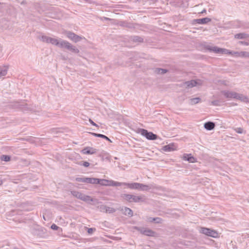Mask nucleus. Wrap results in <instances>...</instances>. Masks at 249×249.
Returning <instances> with one entry per match:
<instances>
[{
    "instance_id": "obj_1",
    "label": "nucleus",
    "mask_w": 249,
    "mask_h": 249,
    "mask_svg": "<svg viewBox=\"0 0 249 249\" xmlns=\"http://www.w3.org/2000/svg\"><path fill=\"white\" fill-rule=\"evenodd\" d=\"M231 25L233 29L240 28L241 29H247L249 28V23L238 20L234 21L231 23Z\"/></svg>"
},
{
    "instance_id": "obj_2",
    "label": "nucleus",
    "mask_w": 249,
    "mask_h": 249,
    "mask_svg": "<svg viewBox=\"0 0 249 249\" xmlns=\"http://www.w3.org/2000/svg\"><path fill=\"white\" fill-rule=\"evenodd\" d=\"M98 184L103 186H119L122 185V183L121 182L105 179H98Z\"/></svg>"
},
{
    "instance_id": "obj_3",
    "label": "nucleus",
    "mask_w": 249,
    "mask_h": 249,
    "mask_svg": "<svg viewBox=\"0 0 249 249\" xmlns=\"http://www.w3.org/2000/svg\"><path fill=\"white\" fill-rule=\"evenodd\" d=\"M200 232L213 238L219 237L218 233L216 231L206 228H201Z\"/></svg>"
},
{
    "instance_id": "obj_4",
    "label": "nucleus",
    "mask_w": 249,
    "mask_h": 249,
    "mask_svg": "<svg viewBox=\"0 0 249 249\" xmlns=\"http://www.w3.org/2000/svg\"><path fill=\"white\" fill-rule=\"evenodd\" d=\"M47 41L50 42L53 44H54L56 45H58L62 48H66L68 49H71V47L69 43L67 42L62 41L61 42H58L57 40L55 39L49 38L47 39Z\"/></svg>"
},
{
    "instance_id": "obj_5",
    "label": "nucleus",
    "mask_w": 249,
    "mask_h": 249,
    "mask_svg": "<svg viewBox=\"0 0 249 249\" xmlns=\"http://www.w3.org/2000/svg\"><path fill=\"white\" fill-rule=\"evenodd\" d=\"M140 132L142 136L145 137L148 140H154L157 138L156 135L153 134L152 132H148V131L145 129H141Z\"/></svg>"
},
{
    "instance_id": "obj_6",
    "label": "nucleus",
    "mask_w": 249,
    "mask_h": 249,
    "mask_svg": "<svg viewBox=\"0 0 249 249\" xmlns=\"http://www.w3.org/2000/svg\"><path fill=\"white\" fill-rule=\"evenodd\" d=\"M224 95L226 97H227V98H235V99H239L241 100H244L243 97L241 95H240L236 92H231V91L225 92L224 93Z\"/></svg>"
},
{
    "instance_id": "obj_7",
    "label": "nucleus",
    "mask_w": 249,
    "mask_h": 249,
    "mask_svg": "<svg viewBox=\"0 0 249 249\" xmlns=\"http://www.w3.org/2000/svg\"><path fill=\"white\" fill-rule=\"evenodd\" d=\"M210 50L216 53L221 54H231L232 53L225 49L219 48L216 47H213Z\"/></svg>"
},
{
    "instance_id": "obj_8",
    "label": "nucleus",
    "mask_w": 249,
    "mask_h": 249,
    "mask_svg": "<svg viewBox=\"0 0 249 249\" xmlns=\"http://www.w3.org/2000/svg\"><path fill=\"white\" fill-rule=\"evenodd\" d=\"M177 149V146L174 143H170L162 147V150L165 152H170Z\"/></svg>"
},
{
    "instance_id": "obj_9",
    "label": "nucleus",
    "mask_w": 249,
    "mask_h": 249,
    "mask_svg": "<svg viewBox=\"0 0 249 249\" xmlns=\"http://www.w3.org/2000/svg\"><path fill=\"white\" fill-rule=\"evenodd\" d=\"M202 84V82L200 80H191L188 81L185 83V85L188 88H192L195 86L201 85Z\"/></svg>"
},
{
    "instance_id": "obj_10",
    "label": "nucleus",
    "mask_w": 249,
    "mask_h": 249,
    "mask_svg": "<svg viewBox=\"0 0 249 249\" xmlns=\"http://www.w3.org/2000/svg\"><path fill=\"white\" fill-rule=\"evenodd\" d=\"M210 21H211V19L208 17L203 18L196 19L194 20L195 23L199 24H206Z\"/></svg>"
},
{
    "instance_id": "obj_11",
    "label": "nucleus",
    "mask_w": 249,
    "mask_h": 249,
    "mask_svg": "<svg viewBox=\"0 0 249 249\" xmlns=\"http://www.w3.org/2000/svg\"><path fill=\"white\" fill-rule=\"evenodd\" d=\"M96 149L92 147H86L82 150L84 154H93L96 152Z\"/></svg>"
},
{
    "instance_id": "obj_12",
    "label": "nucleus",
    "mask_w": 249,
    "mask_h": 249,
    "mask_svg": "<svg viewBox=\"0 0 249 249\" xmlns=\"http://www.w3.org/2000/svg\"><path fill=\"white\" fill-rule=\"evenodd\" d=\"M122 185H125L129 188L130 189H139L141 188L142 185L138 183H121Z\"/></svg>"
},
{
    "instance_id": "obj_13",
    "label": "nucleus",
    "mask_w": 249,
    "mask_h": 249,
    "mask_svg": "<svg viewBox=\"0 0 249 249\" xmlns=\"http://www.w3.org/2000/svg\"><path fill=\"white\" fill-rule=\"evenodd\" d=\"M182 159L185 160H187L191 163H194L196 161V159L192 156L191 154H185L183 155Z\"/></svg>"
},
{
    "instance_id": "obj_14",
    "label": "nucleus",
    "mask_w": 249,
    "mask_h": 249,
    "mask_svg": "<svg viewBox=\"0 0 249 249\" xmlns=\"http://www.w3.org/2000/svg\"><path fill=\"white\" fill-rule=\"evenodd\" d=\"M82 182L91 184H98V178H86L82 179Z\"/></svg>"
},
{
    "instance_id": "obj_15",
    "label": "nucleus",
    "mask_w": 249,
    "mask_h": 249,
    "mask_svg": "<svg viewBox=\"0 0 249 249\" xmlns=\"http://www.w3.org/2000/svg\"><path fill=\"white\" fill-rule=\"evenodd\" d=\"M76 196L81 199V200H83L85 201H92V199L91 198V197L88 196L84 195L82 194L77 193V194L76 195Z\"/></svg>"
},
{
    "instance_id": "obj_16",
    "label": "nucleus",
    "mask_w": 249,
    "mask_h": 249,
    "mask_svg": "<svg viewBox=\"0 0 249 249\" xmlns=\"http://www.w3.org/2000/svg\"><path fill=\"white\" fill-rule=\"evenodd\" d=\"M214 126H215L214 124L213 123L211 122L206 123L204 124V127L206 129L209 130L213 129L214 128Z\"/></svg>"
},
{
    "instance_id": "obj_17",
    "label": "nucleus",
    "mask_w": 249,
    "mask_h": 249,
    "mask_svg": "<svg viewBox=\"0 0 249 249\" xmlns=\"http://www.w3.org/2000/svg\"><path fill=\"white\" fill-rule=\"evenodd\" d=\"M68 36L71 40H72L75 42H77V41L80 40V39L81 38L80 37H79L77 35H76L72 33L69 34Z\"/></svg>"
},
{
    "instance_id": "obj_18",
    "label": "nucleus",
    "mask_w": 249,
    "mask_h": 249,
    "mask_svg": "<svg viewBox=\"0 0 249 249\" xmlns=\"http://www.w3.org/2000/svg\"><path fill=\"white\" fill-rule=\"evenodd\" d=\"M123 199L125 200L128 201L129 202H133L132 198L133 195H128V194H124L122 196Z\"/></svg>"
},
{
    "instance_id": "obj_19",
    "label": "nucleus",
    "mask_w": 249,
    "mask_h": 249,
    "mask_svg": "<svg viewBox=\"0 0 249 249\" xmlns=\"http://www.w3.org/2000/svg\"><path fill=\"white\" fill-rule=\"evenodd\" d=\"M91 134L94 136L105 139L107 140L108 141H109L110 142H112V141L110 139H109L106 136H105L104 135L101 134H97V133H92Z\"/></svg>"
},
{
    "instance_id": "obj_20",
    "label": "nucleus",
    "mask_w": 249,
    "mask_h": 249,
    "mask_svg": "<svg viewBox=\"0 0 249 249\" xmlns=\"http://www.w3.org/2000/svg\"><path fill=\"white\" fill-rule=\"evenodd\" d=\"M7 68L6 67L0 69V77L5 75L7 73Z\"/></svg>"
},
{
    "instance_id": "obj_21",
    "label": "nucleus",
    "mask_w": 249,
    "mask_h": 249,
    "mask_svg": "<svg viewBox=\"0 0 249 249\" xmlns=\"http://www.w3.org/2000/svg\"><path fill=\"white\" fill-rule=\"evenodd\" d=\"M142 198L140 196H133V202H138L142 201Z\"/></svg>"
},
{
    "instance_id": "obj_22",
    "label": "nucleus",
    "mask_w": 249,
    "mask_h": 249,
    "mask_svg": "<svg viewBox=\"0 0 249 249\" xmlns=\"http://www.w3.org/2000/svg\"><path fill=\"white\" fill-rule=\"evenodd\" d=\"M200 101V99L199 98H193L191 100V104H196V103H198Z\"/></svg>"
},
{
    "instance_id": "obj_23",
    "label": "nucleus",
    "mask_w": 249,
    "mask_h": 249,
    "mask_svg": "<svg viewBox=\"0 0 249 249\" xmlns=\"http://www.w3.org/2000/svg\"><path fill=\"white\" fill-rule=\"evenodd\" d=\"M1 160L5 161H8L10 160V157L8 156L3 155L1 157Z\"/></svg>"
},
{
    "instance_id": "obj_24",
    "label": "nucleus",
    "mask_w": 249,
    "mask_h": 249,
    "mask_svg": "<svg viewBox=\"0 0 249 249\" xmlns=\"http://www.w3.org/2000/svg\"><path fill=\"white\" fill-rule=\"evenodd\" d=\"M143 234L148 236H152L153 234V232L151 231H144Z\"/></svg>"
},
{
    "instance_id": "obj_25",
    "label": "nucleus",
    "mask_w": 249,
    "mask_h": 249,
    "mask_svg": "<svg viewBox=\"0 0 249 249\" xmlns=\"http://www.w3.org/2000/svg\"><path fill=\"white\" fill-rule=\"evenodd\" d=\"M166 72V71L164 69H159L157 70V72L159 73H164Z\"/></svg>"
},
{
    "instance_id": "obj_26",
    "label": "nucleus",
    "mask_w": 249,
    "mask_h": 249,
    "mask_svg": "<svg viewBox=\"0 0 249 249\" xmlns=\"http://www.w3.org/2000/svg\"><path fill=\"white\" fill-rule=\"evenodd\" d=\"M125 213H128V214H130L131 215H132V211L129 209V208H126L125 209Z\"/></svg>"
},
{
    "instance_id": "obj_27",
    "label": "nucleus",
    "mask_w": 249,
    "mask_h": 249,
    "mask_svg": "<svg viewBox=\"0 0 249 249\" xmlns=\"http://www.w3.org/2000/svg\"><path fill=\"white\" fill-rule=\"evenodd\" d=\"M51 228L53 230H57L58 227L55 224H53L51 226Z\"/></svg>"
},
{
    "instance_id": "obj_28",
    "label": "nucleus",
    "mask_w": 249,
    "mask_h": 249,
    "mask_svg": "<svg viewBox=\"0 0 249 249\" xmlns=\"http://www.w3.org/2000/svg\"><path fill=\"white\" fill-rule=\"evenodd\" d=\"M83 165L85 167H88L89 165V163L87 161H85L84 162Z\"/></svg>"
},
{
    "instance_id": "obj_29",
    "label": "nucleus",
    "mask_w": 249,
    "mask_h": 249,
    "mask_svg": "<svg viewBox=\"0 0 249 249\" xmlns=\"http://www.w3.org/2000/svg\"><path fill=\"white\" fill-rule=\"evenodd\" d=\"M51 17L53 18H60L59 16H56L54 14H52V15L51 16Z\"/></svg>"
},
{
    "instance_id": "obj_30",
    "label": "nucleus",
    "mask_w": 249,
    "mask_h": 249,
    "mask_svg": "<svg viewBox=\"0 0 249 249\" xmlns=\"http://www.w3.org/2000/svg\"><path fill=\"white\" fill-rule=\"evenodd\" d=\"M89 122H90V123L92 125H94V126H97V124H96L94 122H93L92 121V120H91V119H89Z\"/></svg>"
},
{
    "instance_id": "obj_31",
    "label": "nucleus",
    "mask_w": 249,
    "mask_h": 249,
    "mask_svg": "<svg viewBox=\"0 0 249 249\" xmlns=\"http://www.w3.org/2000/svg\"><path fill=\"white\" fill-rule=\"evenodd\" d=\"M236 132L238 133H242V129L241 128H237L236 130Z\"/></svg>"
},
{
    "instance_id": "obj_32",
    "label": "nucleus",
    "mask_w": 249,
    "mask_h": 249,
    "mask_svg": "<svg viewBox=\"0 0 249 249\" xmlns=\"http://www.w3.org/2000/svg\"><path fill=\"white\" fill-rule=\"evenodd\" d=\"M94 230L92 228H89L88 229V232L89 233H91Z\"/></svg>"
},
{
    "instance_id": "obj_33",
    "label": "nucleus",
    "mask_w": 249,
    "mask_h": 249,
    "mask_svg": "<svg viewBox=\"0 0 249 249\" xmlns=\"http://www.w3.org/2000/svg\"><path fill=\"white\" fill-rule=\"evenodd\" d=\"M82 179H83V178H77V179H76V180H77V181H82Z\"/></svg>"
},
{
    "instance_id": "obj_34",
    "label": "nucleus",
    "mask_w": 249,
    "mask_h": 249,
    "mask_svg": "<svg viewBox=\"0 0 249 249\" xmlns=\"http://www.w3.org/2000/svg\"><path fill=\"white\" fill-rule=\"evenodd\" d=\"M102 19H105V20H110V19H109L108 18H105V17H103V18H102Z\"/></svg>"
},
{
    "instance_id": "obj_35",
    "label": "nucleus",
    "mask_w": 249,
    "mask_h": 249,
    "mask_svg": "<svg viewBox=\"0 0 249 249\" xmlns=\"http://www.w3.org/2000/svg\"><path fill=\"white\" fill-rule=\"evenodd\" d=\"M206 10L205 9H204L201 12V13H206Z\"/></svg>"
},
{
    "instance_id": "obj_36",
    "label": "nucleus",
    "mask_w": 249,
    "mask_h": 249,
    "mask_svg": "<svg viewBox=\"0 0 249 249\" xmlns=\"http://www.w3.org/2000/svg\"><path fill=\"white\" fill-rule=\"evenodd\" d=\"M236 36H237L238 38H239L240 37V35H236Z\"/></svg>"
},
{
    "instance_id": "obj_37",
    "label": "nucleus",
    "mask_w": 249,
    "mask_h": 249,
    "mask_svg": "<svg viewBox=\"0 0 249 249\" xmlns=\"http://www.w3.org/2000/svg\"><path fill=\"white\" fill-rule=\"evenodd\" d=\"M114 211L113 210H111L110 211H109V213H111L112 212H113Z\"/></svg>"
}]
</instances>
